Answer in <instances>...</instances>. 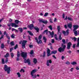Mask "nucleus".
Instances as JSON below:
<instances>
[{
	"mask_svg": "<svg viewBox=\"0 0 79 79\" xmlns=\"http://www.w3.org/2000/svg\"><path fill=\"white\" fill-rule=\"evenodd\" d=\"M21 56H22L23 59H24V63H28V65L31 64V60L29 58L26 60V59L27 56V52H22L20 54Z\"/></svg>",
	"mask_w": 79,
	"mask_h": 79,
	"instance_id": "obj_1",
	"label": "nucleus"
},
{
	"mask_svg": "<svg viewBox=\"0 0 79 79\" xmlns=\"http://www.w3.org/2000/svg\"><path fill=\"white\" fill-rule=\"evenodd\" d=\"M61 45V47H62L63 48L60 47L58 49V51L60 53L64 52V50H65V48H66V45H64L63 44H62Z\"/></svg>",
	"mask_w": 79,
	"mask_h": 79,
	"instance_id": "obj_2",
	"label": "nucleus"
},
{
	"mask_svg": "<svg viewBox=\"0 0 79 79\" xmlns=\"http://www.w3.org/2000/svg\"><path fill=\"white\" fill-rule=\"evenodd\" d=\"M35 72H36V70L35 69L33 70L31 72V77H32L33 79H35V78H37V77H39V76H40V75L39 74H37V75L35 74L34 76V73H35Z\"/></svg>",
	"mask_w": 79,
	"mask_h": 79,
	"instance_id": "obj_3",
	"label": "nucleus"
},
{
	"mask_svg": "<svg viewBox=\"0 0 79 79\" xmlns=\"http://www.w3.org/2000/svg\"><path fill=\"white\" fill-rule=\"evenodd\" d=\"M4 70L5 71H7V74H10V71H11V69L10 67H8V66L6 64L4 65Z\"/></svg>",
	"mask_w": 79,
	"mask_h": 79,
	"instance_id": "obj_4",
	"label": "nucleus"
},
{
	"mask_svg": "<svg viewBox=\"0 0 79 79\" xmlns=\"http://www.w3.org/2000/svg\"><path fill=\"white\" fill-rule=\"evenodd\" d=\"M27 40H23V42L22 43V48L24 49V48H25V47H26V44L27 43Z\"/></svg>",
	"mask_w": 79,
	"mask_h": 79,
	"instance_id": "obj_5",
	"label": "nucleus"
},
{
	"mask_svg": "<svg viewBox=\"0 0 79 79\" xmlns=\"http://www.w3.org/2000/svg\"><path fill=\"white\" fill-rule=\"evenodd\" d=\"M72 45V43L71 42H69L67 44V49L69 50L71 48V46Z\"/></svg>",
	"mask_w": 79,
	"mask_h": 79,
	"instance_id": "obj_6",
	"label": "nucleus"
},
{
	"mask_svg": "<svg viewBox=\"0 0 79 79\" xmlns=\"http://www.w3.org/2000/svg\"><path fill=\"white\" fill-rule=\"evenodd\" d=\"M6 35V37L9 40L10 39V37L8 35V34L6 33V31H4V35Z\"/></svg>",
	"mask_w": 79,
	"mask_h": 79,
	"instance_id": "obj_7",
	"label": "nucleus"
},
{
	"mask_svg": "<svg viewBox=\"0 0 79 79\" xmlns=\"http://www.w3.org/2000/svg\"><path fill=\"white\" fill-rule=\"evenodd\" d=\"M73 31H75L76 30H77L79 28V26L77 25H73Z\"/></svg>",
	"mask_w": 79,
	"mask_h": 79,
	"instance_id": "obj_8",
	"label": "nucleus"
},
{
	"mask_svg": "<svg viewBox=\"0 0 79 79\" xmlns=\"http://www.w3.org/2000/svg\"><path fill=\"white\" fill-rule=\"evenodd\" d=\"M28 28H29L31 30H32L33 28H34V27H35L34 26V24H31L29 25H28Z\"/></svg>",
	"mask_w": 79,
	"mask_h": 79,
	"instance_id": "obj_9",
	"label": "nucleus"
},
{
	"mask_svg": "<svg viewBox=\"0 0 79 79\" xmlns=\"http://www.w3.org/2000/svg\"><path fill=\"white\" fill-rule=\"evenodd\" d=\"M35 39L36 40V42L38 44H42V40H40L39 41V40L37 39V37H35Z\"/></svg>",
	"mask_w": 79,
	"mask_h": 79,
	"instance_id": "obj_10",
	"label": "nucleus"
},
{
	"mask_svg": "<svg viewBox=\"0 0 79 79\" xmlns=\"http://www.w3.org/2000/svg\"><path fill=\"white\" fill-rule=\"evenodd\" d=\"M52 63V60H48L47 61L46 63V65L47 66H49V65H50V64L49 63Z\"/></svg>",
	"mask_w": 79,
	"mask_h": 79,
	"instance_id": "obj_11",
	"label": "nucleus"
},
{
	"mask_svg": "<svg viewBox=\"0 0 79 79\" xmlns=\"http://www.w3.org/2000/svg\"><path fill=\"white\" fill-rule=\"evenodd\" d=\"M40 23H43L44 24H47V23H48V21L47 20H40Z\"/></svg>",
	"mask_w": 79,
	"mask_h": 79,
	"instance_id": "obj_12",
	"label": "nucleus"
},
{
	"mask_svg": "<svg viewBox=\"0 0 79 79\" xmlns=\"http://www.w3.org/2000/svg\"><path fill=\"white\" fill-rule=\"evenodd\" d=\"M17 58L16 59L17 61L19 60V57L20 56V53H19V52L17 51Z\"/></svg>",
	"mask_w": 79,
	"mask_h": 79,
	"instance_id": "obj_13",
	"label": "nucleus"
},
{
	"mask_svg": "<svg viewBox=\"0 0 79 79\" xmlns=\"http://www.w3.org/2000/svg\"><path fill=\"white\" fill-rule=\"evenodd\" d=\"M48 32H49L50 35L51 36V37H53V36H54V32L53 31H52V32L50 31Z\"/></svg>",
	"mask_w": 79,
	"mask_h": 79,
	"instance_id": "obj_14",
	"label": "nucleus"
},
{
	"mask_svg": "<svg viewBox=\"0 0 79 79\" xmlns=\"http://www.w3.org/2000/svg\"><path fill=\"white\" fill-rule=\"evenodd\" d=\"M34 29L36 31V32H39V28L37 27H34Z\"/></svg>",
	"mask_w": 79,
	"mask_h": 79,
	"instance_id": "obj_15",
	"label": "nucleus"
},
{
	"mask_svg": "<svg viewBox=\"0 0 79 79\" xmlns=\"http://www.w3.org/2000/svg\"><path fill=\"white\" fill-rule=\"evenodd\" d=\"M57 53V50H54L52 51L51 52V54H54V55H55V54H56Z\"/></svg>",
	"mask_w": 79,
	"mask_h": 79,
	"instance_id": "obj_16",
	"label": "nucleus"
},
{
	"mask_svg": "<svg viewBox=\"0 0 79 79\" xmlns=\"http://www.w3.org/2000/svg\"><path fill=\"white\" fill-rule=\"evenodd\" d=\"M70 39H72L73 40H74V42H76V40H77V38H76V37H72L70 38Z\"/></svg>",
	"mask_w": 79,
	"mask_h": 79,
	"instance_id": "obj_17",
	"label": "nucleus"
},
{
	"mask_svg": "<svg viewBox=\"0 0 79 79\" xmlns=\"http://www.w3.org/2000/svg\"><path fill=\"white\" fill-rule=\"evenodd\" d=\"M67 26L69 28L71 29V27H72V24L71 23H69L68 24Z\"/></svg>",
	"mask_w": 79,
	"mask_h": 79,
	"instance_id": "obj_18",
	"label": "nucleus"
},
{
	"mask_svg": "<svg viewBox=\"0 0 79 79\" xmlns=\"http://www.w3.org/2000/svg\"><path fill=\"white\" fill-rule=\"evenodd\" d=\"M27 33H28V34H29L30 35H31V36H33V35H34L33 33H32V32H31V31H28Z\"/></svg>",
	"mask_w": 79,
	"mask_h": 79,
	"instance_id": "obj_19",
	"label": "nucleus"
},
{
	"mask_svg": "<svg viewBox=\"0 0 79 79\" xmlns=\"http://www.w3.org/2000/svg\"><path fill=\"white\" fill-rule=\"evenodd\" d=\"M60 25H59L58 26H57V29L58 30V32L59 33H60Z\"/></svg>",
	"mask_w": 79,
	"mask_h": 79,
	"instance_id": "obj_20",
	"label": "nucleus"
},
{
	"mask_svg": "<svg viewBox=\"0 0 79 79\" xmlns=\"http://www.w3.org/2000/svg\"><path fill=\"white\" fill-rule=\"evenodd\" d=\"M48 29L44 31L43 33L45 34V33H46V35H48Z\"/></svg>",
	"mask_w": 79,
	"mask_h": 79,
	"instance_id": "obj_21",
	"label": "nucleus"
},
{
	"mask_svg": "<svg viewBox=\"0 0 79 79\" xmlns=\"http://www.w3.org/2000/svg\"><path fill=\"white\" fill-rule=\"evenodd\" d=\"M77 44L76 46L77 47H79V37L78 38V40H77Z\"/></svg>",
	"mask_w": 79,
	"mask_h": 79,
	"instance_id": "obj_22",
	"label": "nucleus"
},
{
	"mask_svg": "<svg viewBox=\"0 0 79 79\" xmlns=\"http://www.w3.org/2000/svg\"><path fill=\"white\" fill-rule=\"evenodd\" d=\"M37 62V60L36 58H34L33 59V62L34 63V64H36Z\"/></svg>",
	"mask_w": 79,
	"mask_h": 79,
	"instance_id": "obj_23",
	"label": "nucleus"
},
{
	"mask_svg": "<svg viewBox=\"0 0 79 79\" xmlns=\"http://www.w3.org/2000/svg\"><path fill=\"white\" fill-rule=\"evenodd\" d=\"M15 24H18L19 23H21V22L19 21L18 20H15Z\"/></svg>",
	"mask_w": 79,
	"mask_h": 79,
	"instance_id": "obj_24",
	"label": "nucleus"
},
{
	"mask_svg": "<svg viewBox=\"0 0 79 79\" xmlns=\"http://www.w3.org/2000/svg\"><path fill=\"white\" fill-rule=\"evenodd\" d=\"M71 64L72 65H75V64H77V62L76 61H73L71 63Z\"/></svg>",
	"mask_w": 79,
	"mask_h": 79,
	"instance_id": "obj_25",
	"label": "nucleus"
},
{
	"mask_svg": "<svg viewBox=\"0 0 79 79\" xmlns=\"http://www.w3.org/2000/svg\"><path fill=\"white\" fill-rule=\"evenodd\" d=\"M59 40H61L62 39V38L61 37V33H60V34L59 36Z\"/></svg>",
	"mask_w": 79,
	"mask_h": 79,
	"instance_id": "obj_26",
	"label": "nucleus"
},
{
	"mask_svg": "<svg viewBox=\"0 0 79 79\" xmlns=\"http://www.w3.org/2000/svg\"><path fill=\"white\" fill-rule=\"evenodd\" d=\"M67 19L69 21H73V19L71 18H70L69 17H68Z\"/></svg>",
	"mask_w": 79,
	"mask_h": 79,
	"instance_id": "obj_27",
	"label": "nucleus"
},
{
	"mask_svg": "<svg viewBox=\"0 0 79 79\" xmlns=\"http://www.w3.org/2000/svg\"><path fill=\"white\" fill-rule=\"evenodd\" d=\"M74 32V34H75V36H77L78 35L77 34V31H73Z\"/></svg>",
	"mask_w": 79,
	"mask_h": 79,
	"instance_id": "obj_28",
	"label": "nucleus"
},
{
	"mask_svg": "<svg viewBox=\"0 0 79 79\" xmlns=\"http://www.w3.org/2000/svg\"><path fill=\"white\" fill-rule=\"evenodd\" d=\"M43 40H44V42L45 43H46V42H47V38L45 37V36H43Z\"/></svg>",
	"mask_w": 79,
	"mask_h": 79,
	"instance_id": "obj_29",
	"label": "nucleus"
},
{
	"mask_svg": "<svg viewBox=\"0 0 79 79\" xmlns=\"http://www.w3.org/2000/svg\"><path fill=\"white\" fill-rule=\"evenodd\" d=\"M66 35H69V29H68L66 31Z\"/></svg>",
	"mask_w": 79,
	"mask_h": 79,
	"instance_id": "obj_30",
	"label": "nucleus"
},
{
	"mask_svg": "<svg viewBox=\"0 0 79 79\" xmlns=\"http://www.w3.org/2000/svg\"><path fill=\"white\" fill-rule=\"evenodd\" d=\"M10 44L11 46H13V45H15V43H14V41H13L11 42Z\"/></svg>",
	"mask_w": 79,
	"mask_h": 79,
	"instance_id": "obj_31",
	"label": "nucleus"
},
{
	"mask_svg": "<svg viewBox=\"0 0 79 79\" xmlns=\"http://www.w3.org/2000/svg\"><path fill=\"white\" fill-rule=\"evenodd\" d=\"M18 29H19V31L20 32H21V33H22V32H23V30L22 28H19Z\"/></svg>",
	"mask_w": 79,
	"mask_h": 79,
	"instance_id": "obj_32",
	"label": "nucleus"
},
{
	"mask_svg": "<svg viewBox=\"0 0 79 79\" xmlns=\"http://www.w3.org/2000/svg\"><path fill=\"white\" fill-rule=\"evenodd\" d=\"M1 47L2 49H3V48H4V44L2 43L1 44Z\"/></svg>",
	"mask_w": 79,
	"mask_h": 79,
	"instance_id": "obj_33",
	"label": "nucleus"
},
{
	"mask_svg": "<svg viewBox=\"0 0 79 79\" xmlns=\"http://www.w3.org/2000/svg\"><path fill=\"white\" fill-rule=\"evenodd\" d=\"M23 39H25L26 37V33H24V34L23 35Z\"/></svg>",
	"mask_w": 79,
	"mask_h": 79,
	"instance_id": "obj_34",
	"label": "nucleus"
},
{
	"mask_svg": "<svg viewBox=\"0 0 79 79\" xmlns=\"http://www.w3.org/2000/svg\"><path fill=\"white\" fill-rule=\"evenodd\" d=\"M2 64H5V60H4V59H2Z\"/></svg>",
	"mask_w": 79,
	"mask_h": 79,
	"instance_id": "obj_35",
	"label": "nucleus"
},
{
	"mask_svg": "<svg viewBox=\"0 0 79 79\" xmlns=\"http://www.w3.org/2000/svg\"><path fill=\"white\" fill-rule=\"evenodd\" d=\"M55 38L56 40H58V38L57 37V35L56 34L54 35Z\"/></svg>",
	"mask_w": 79,
	"mask_h": 79,
	"instance_id": "obj_36",
	"label": "nucleus"
},
{
	"mask_svg": "<svg viewBox=\"0 0 79 79\" xmlns=\"http://www.w3.org/2000/svg\"><path fill=\"white\" fill-rule=\"evenodd\" d=\"M9 55H9V53H7L6 55H5V57L6 58V57H8V56H9Z\"/></svg>",
	"mask_w": 79,
	"mask_h": 79,
	"instance_id": "obj_37",
	"label": "nucleus"
},
{
	"mask_svg": "<svg viewBox=\"0 0 79 79\" xmlns=\"http://www.w3.org/2000/svg\"><path fill=\"white\" fill-rule=\"evenodd\" d=\"M48 27L50 29V30L52 31L53 28H52V25L49 26Z\"/></svg>",
	"mask_w": 79,
	"mask_h": 79,
	"instance_id": "obj_38",
	"label": "nucleus"
},
{
	"mask_svg": "<svg viewBox=\"0 0 79 79\" xmlns=\"http://www.w3.org/2000/svg\"><path fill=\"white\" fill-rule=\"evenodd\" d=\"M8 61V57H6V60H5V62L6 63H7Z\"/></svg>",
	"mask_w": 79,
	"mask_h": 79,
	"instance_id": "obj_39",
	"label": "nucleus"
},
{
	"mask_svg": "<svg viewBox=\"0 0 79 79\" xmlns=\"http://www.w3.org/2000/svg\"><path fill=\"white\" fill-rule=\"evenodd\" d=\"M48 13L46 12V13H45L44 15V17H45L46 16H48Z\"/></svg>",
	"mask_w": 79,
	"mask_h": 79,
	"instance_id": "obj_40",
	"label": "nucleus"
},
{
	"mask_svg": "<svg viewBox=\"0 0 79 79\" xmlns=\"http://www.w3.org/2000/svg\"><path fill=\"white\" fill-rule=\"evenodd\" d=\"M17 74L18 75V77H21V74H20V73H19L18 72L17 73Z\"/></svg>",
	"mask_w": 79,
	"mask_h": 79,
	"instance_id": "obj_41",
	"label": "nucleus"
},
{
	"mask_svg": "<svg viewBox=\"0 0 79 79\" xmlns=\"http://www.w3.org/2000/svg\"><path fill=\"white\" fill-rule=\"evenodd\" d=\"M33 53H34V50H31L30 52V54H31V55H32V54H33Z\"/></svg>",
	"mask_w": 79,
	"mask_h": 79,
	"instance_id": "obj_42",
	"label": "nucleus"
},
{
	"mask_svg": "<svg viewBox=\"0 0 79 79\" xmlns=\"http://www.w3.org/2000/svg\"><path fill=\"white\" fill-rule=\"evenodd\" d=\"M18 47V45L16 44L15 47H14V49H16V48H17Z\"/></svg>",
	"mask_w": 79,
	"mask_h": 79,
	"instance_id": "obj_43",
	"label": "nucleus"
},
{
	"mask_svg": "<svg viewBox=\"0 0 79 79\" xmlns=\"http://www.w3.org/2000/svg\"><path fill=\"white\" fill-rule=\"evenodd\" d=\"M62 42L64 44H66V41H65V40L63 39L62 40Z\"/></svg>",
	"mask_w": 79,
	"mask_h": 79,
	"instance_id": "obj_44",
	"label": "nucleus"
},
{
	"mask_svg": "<svg viewBox=\"0 0 79 79\" xmlns=\"http://www.w3.org/2000/svg\"><path fill=\"white\" fill-rule=\"evenodd\" d=\"M12 58H13V57L14 56V54L13 53H12L10 54Z\"/></svg>",
	"mask_w": 79,
	"mask_h": 79,
	"instance_id": "obj_45",
	"label": "nucleus"
},
{
	"mask_svg": "<svg viewBox=\"0 0 79 79\" xmlns=\"http://www.w3.org/2000/svg\"><path fill=\"white\" fill-rule=\"evenodd\" d=\"M47 53H50V49H48V50L47 51Z\"/></svg>",
	"mask_w": 79,
	"mask_h": 79,
	"instance_id": "obj_46",
	"label": "nucleus"
},
{
	"mask_svg": "<svg viewBox=\"0 0 79 79\" xmlns=\"http://www.w3.org/2000/svg\"><path fill=\"white\" fill-rule=\"evenodd\" d=\"M15 23H11V26L12 27H13L14 26H15Z\"/></svg>",
	"mask_w": 79,
	"mask_h": 79,
	"instance_id": "obj_47",
	"label": "nucleus"
},
{
	"mask_svg": "<svg viewBox=\"0 0 79 79\" xmlns=\"http://www.w3.org/2000/svg\"><path fill=\"white\" fill-rule=\"evenodd\" d=\"M42 35H40L38 37V39L39 40H40L42 39Z\"/></svg>",
	"mask_w": 79,
	"mask_h": 79,
	"instance_id": "obj_48",
	"label": "nucleus"
},
{
	"mask_svg": "<svg viewBox=\"0 0 79 79\" xmlns=\"http://www.w3.org/2000/svg\"><path fill=\"white\" fill-rule=\"evenodd\" d=\"M4 36V35H1V37L0 38V40H1L2 39H3V37Z\"/></svg>",
	"mask_w": 79,
	"mask_h": 79,
	"instance_id": "obj_49",
	"label": "nucleus"
},
{
	"mask_svg": "<svg viewBox=\"0 0 79 79\" xmlns=\"http://www.w3.org/2000/svg\"><path fill=\"white\" fill-rule=\"evenodd\" d=\"M45 56V52H44V53L43 55V57L44 58Z\"/></svg>",
	"mask_w": 79,
	"mask_h": 79,
	"instance_id": "obj_50",
	"label": "nucleus"
},
{
	"mask_svg": "<svg viewBox=\"0 0 79 79\" xmlns=\"http://www.w3.org/2000/svg\"><path fill=\"white\" fill-rule=\"evenodd\" d=\"M29 47L30 48H32L33 47V45L32 44H31L29 45Z\"/></svg>",
	"mask_w": 79,
	"mask_h": 79,
	"instance_id": "obj_51",
	"label": "nucleus"
},
{
	"mask_svg": "<svg viewBox=\"0 0 79 79\" xmlns=\"http://www.w3.org/2000/svg\"><path fill=\"white\" fill-rule=\"evenodd\" d=\"M65 64H69L70 62H69V61H67L65 62Z\"/></svg>",
	"mask_w": 79,
	"mask_h": 79,
	"instance_id": "obj_52",
	"label": "nucleus"
},
{
	"mask_svg": "<svg viewBox=\"0 0 79 79\" xmlns=\"http://www.w3.org/2000/svg\"><path fill=\"white\" fill-rule=\"evenodd\" d=\"M11 37L12 39H15V36L13 35V34H12V35H11Z\"/></svg>",
	"mask_w": 79,
	"mask_h": 79,
	"instance_id": "obj_53",
	"label": "nucleus"
},
{
	"mask_svg": "<svg viewBox=\"0 0 79 79\" xmlns=\"http://www.w3.org/2000/svg\"><path fill=\"white\" fill-rule=\"evenodd\" d=\"M62 33H63V34H64V35H65L66 34V31L63 30L62 31Z\"/></svg>",
	"mask_w": 79,
	"mask_h": 79,
	"instance_id": "obj_54",
	"label": "nucleus"
},
{
	"mask_svg": "<svg viewBox=\"0 0 79 79\" xmlns=\"http://www.w3.org/2000/svg\"><path fill=\"white\" fill-rule=\"evenodd\" d=\"M51 42L52 43H53L55 42V40H54V39H52Z\"/></svg>",
	"mask_w": 79,
	"mask_h": 79,
	"instance_id": "obj_55",
	"label": "nucleus"
},
{
	"mask_svg": "<svg viewBox=\"0 0 79 79\" xmlns=\"http://www.w3.org/2000/svg\"><path fill=\"white\" fill-rule=\"evenodd\" d=\"M73 48H75V47H76V44H73Z\"/></svg>",
	"mask_w": 79,
	"mask_h": 79,
	"instance_id": "obj_56",
	"label": "nucleus"
},
{
	"mask_svg": "<svg viewBox=\"0 0 79 79\" xmlns=\"http://www.w3.org/2000/svg\"><path fill=\"white\" fill-rule=\"evenodd\" d=\"M15 27H18V25H16V23L15 24V25L14 26Z\"/></svg>",
	"mask_w": 79,
	"mask_h": 79,
	"instance_id": "obj_57",
	"label": "nucleus"
},
{
	"mask_svg": "<svg viewBox=\"0 0 79 79\" xmlns=\"http://www.w3.org/2000/svg\"><path fill=\"white\" fill-rule=\"evenodd\" d=\"M52 57L55 59H56V56H55V55H52Z\"/></svg>",
	"mask_w": 79,
	"mask_h": 79,
	"instance_id": "obj_58",
	"label": "nucleus"
},
{
	"mask_svg": "<svg viewBox=\"0 0 79 79\" xmlns=\"http://www.w3.org/2000/svg\"><path fill=\"white\" fill-rule=\"evenodd\" d=\"M47 56L48 57L49 56L51 55V54H50V53H47Z\"/></svg>",
	"mask_w": 79,
	"mask_h": 79,
	"instance_id": "obj_59",
	"label": "nucleus"
},
{
	"mask_svg": "<svg viewBox=\"0 0 79 79\" xmlns=\"http://www.w3.org/2000/svg\"><path fill=\"white\" fill-rule=\"evenodd\" d=\"M64 27L65 29H67L68 28V27L67 26V25H65L64 26Z\"/></svg>",
	"mask_w": 79,
	"mask_h": 79,
	"instance_id": "obj_60",
	"label": "nucleus"
},
{
	"mask_svg": "<svg viewBox=\"0 0 79 79\" xmlns=\"http://www.w3.org/2000/svg\"><path fill=\"white\" fill-rule=\"evenodd\" d=\"M67 52L69 53V54H71V50H70L67 51Z\"/></svg>",
	"mask_w": 79,
	"mask_h": 79,
	"instance_id": "obj_61",
	"label": "nucleus"
},
{
	"mask_svg": "<svg viewBox=\"0 0 79 79\" xmlns=\"http://www.w3.org/2000/svg\"><path fill=\"white\" fill-rule=\"evenodd\" d=\"M49 21L50 22V23H53V22H52V19H49Z\"/></svg>",
	"mask_w": 79,
	"mask_h": 79,
	"instance_id": "obj_62",
	"label": "nucleus"
},
{
	"mask_svg": "<svg viewBox=\"0 0 79 79\" xmlns=\"http://www.w3.org/2000/svg\"><path fill=\"white\" fill-rule=\"evenodd\" d=\"M13 50V48H10V52H12V50Z\"/></svg>",
	"mask_w": 79,
	"mask_h": 79,
	"instance_id": "obj_63",
	"label": "nucleus"
},
{
	"mask_svg": "<svg viewBox=\"0 0 79 79\" xmlns=\"http://www.w3.org/2000/svg\"><path fill=\"white\" fill-rule=\"evenodd\" d=\"M64 16H65L64 14H63L62 15V18L63 19L64 18Z\"/></svg>",
	"mask_w": 79,
	"mask_h": 79,
	"instance_id": "obj_64",
	"label": "nucleus"
}]
</instances>
